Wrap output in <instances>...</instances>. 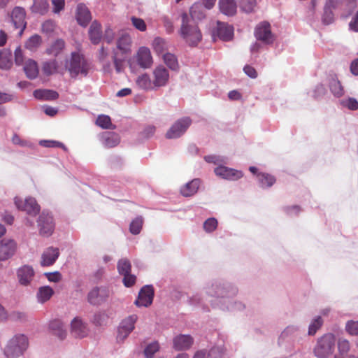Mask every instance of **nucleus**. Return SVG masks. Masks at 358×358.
Instances as JSON below:
<instances>
[{
  "label": "nucleus",
  "mask_w": 358,
  "mask_h": 358,
  "mask_svg": "<svg viewBox=\"0 0 358 358\" xmlns=\"http://www.w3.org/2000/svg\"><path fill=\"white\" fill-rule=\"evenodd\" d=\"M257 178L262 187H270L276 180L273 176L266 173H258Z\"/></svg>",
  "instance_id": "obj_34"
},
{
  "label": "nucleus",
  "mask_w": 358,
  "mask_h": 358,
  "mask_svg": "<svg viewBox=\"0 0 358 358\" xmlns=\"http://www.w3.org/2000/svg\"><path fill=\"white\" fill-rule=\"evenodd\" d=\"M54 294L53 289L49 286L40 287L37 293L38 300L41 303L48 301Z\"/></svg>",
  "instance_id": "obj_37"
},
{
  "label": "nucleus",
  "mask_w": 358,
  "mask_h": 358,
  "mask_svg": "<svg viewBox=\"0 0 358 358\" xmlns=\"http://www.w3.org/2000/svg\"><path fill=\"white\" fill-rule=\"evenodd\" d=\"M56 24L52 20H46L42 24L41 30L43 33L51 34L55 31Z\"/></svg>",
  "instance_id": "obj_53"
},
{
  "label": "nucleus",
  "mask_w": 358,
  "mask_h": 358,
  "mask_svg": "<svg viewBox=\"0 0 358 358\" xmlns=\"http://www.w3.org/2000/svg\"><path fill=\"white\" fill-rule=\"evenodd\" d=\"M64 47V41L62 39H57L48 48H47L46 53L48 55L57 57L63 50Z\"/></svg>",
  "instance_id": "obj_33"
},
{
  "label": "nucleus",
  "mask_w": 358,
  "mask_h": 358,
  "mask_svg": "<svg viewBox=\"0 0 358 358\" xmlns=\"http://www.w3.org/2000/svg\"><path fill=\"white\" fill-rule=\"evenodd\" d=\"M189 13L191 15L189 17L193 20L194 18L201 20L205 17V13L203 11V4L199 2L194 3L191 6Z\"/></svg>",
  "instance_id": "obj_39"
},
{
  "label": "nucleus",
  "mask_w": 358,
  "mask_h": 358,
  "mask_svg": "<svg viewBox=\"0 0 358 358\" xmlns=\"http://www.w3.org/2000/svg\"><path fill=\"white\" fill-rule=\"evenodd\" d=\"M240 8L245 13H252L256 7V0H238Z\"/></svg>",
  "instance_id": "obj_44"
},
{
  "label": "nucleus",
  "mask_w": 358,
  "mask_h": 358,
  "mask_svg": "<svg viewBox=\"0 0 358 358\" xmlns=\"http://www.w3.org/2000/svg\"><path fill=\"white\" fill-rule=\"evenodd\" d=\"M11 141L13 144L18 145L22 147H25V146L29 145V143L27 141L22 139L20 137V136H18L16 134H13Z\"/></svg>",
  "instance_id": "obj_58"
},
{
  "label": "nucleus",
  "mask_w": 358,
  "mask_h": 358,
  "mask_svg": "<svg viewBox=\"0 0 358 358\" xmlns=\"http://www.w3.org/2000/svg\"><path fill=\"white\" fill-rule=\"evenodd\" d=\"M42 43V38L38 34L29 37L25 42V48L31 51H36Z\"/></svg>",
  "instance_id": "obj_36"
},
{
  "label": "nucleus",
  "mask_w": 358,
  "mask_h": 358,
  "mask_svg": "<svg viewBox=\"0 0 358 358\" xmlns=\"http://www.w3.org/2000/svg\"><path fill=\"white\" fill-rule=\"evenodd\" d=\"M153 76V84L155 87L164 86L169 78L168 71L162 66H159L154 70Z\"/></svg>",
  "instance_id": "obj_19"
},
{
  "label": "nucleus",
  "mask_w": 358,
  "mask_h": 358,
  "mask_svg": "<svg viewBox=\"0 0 358 358\" xmlns=\"http://www.w3.org/2000/svg\"><path fill=\"white\" fill-rule=\"evenodd\" d=\"M218 222L215 217L207 219L203 223V229L206 233L214 231L217 227Z\"/></svg>",
  "instance_id": "obj_48"
},
{
  "label": "nucleus",
  "mask_w": 358,
  "mask_h": 358,
  "mask_svg": "<svg viewBox=\"0 0 358 358\" xmlns=\"http://www.w3.org/2000/svg\"><path fill=\"white\" fill-rule=\"evenodd\" d=\"M89 36L91 42L97 45L100 43L102 38L101 25L97 21H94L89 29Z\"/></svg>",
  "instance_id": "obj_26"
},
{
  "label": "nucleus",
  "mask_w": 358,
  "mask_h": 358,
  "mask_svg": "<svg viewBox=\"0 0 358 358\" xmlns=\"http://www.w3.org/2000/svg\"><path fill=\"white\" fill-rule=\"evenodd\" d=\"M329 88L333 94L337 97H341L344 94L343 87L336 76H331L329 80Z\"/></svg>",
  "instance_id": "obj_32"
},
{
  "label": "nucleus",
  "mask_w": 358,
  "mask_h": 358,
  "mask_svg": "<svg viewBox=\"0 0 358 358\" xmlns=\"http://www.w3.org/2000/svg\"><path fill=\"white\" fill-rule=\"evenodd\" d=\"M131 39L130 36L127 33H122L117 40V50L121 54H127L131 50Z\"/></svg>",
  "instance_id": "obj_23"
},
{
  "label": "nucleus",
  "mask_w": 358,
  "mask_h": 358,
  "mask_svg": "<svg viewBox=\"0 0 358 358\" xmlns=\"http://www.w3.org/2000/svg\"><path fill=\"white\" fill-rule=\"evenodd\" d=\"M159 349V345L157 342H154L149 344L144 350V355L147 358H152L154 354Z\"/></svg>",
  "instance_id": "obj_50"
},
{
  "label": "nucleus",
  "mask_w": 358,
  "mask_h": 358,
  "mask_svg": "<svg viewBox=\"0 0 358 358\" xmlns=\"http://www.w3.org/2000/svg\"><path fill=\"white\" fill-rule=\"evenodd\" d=\"M219 8L222 13L233 16L236 13L237 5L235 0H219Z\"/></svg>",
  "instance_id": "obj_25"
},
{
  "label": "nucleus",
  "mask_w": 358,
  "mask_h": 358,
  "mask_svg": "<svg viewBox=\"0 0 358 358\" xmlns=\"http://www.w3.org/2000/svg\"><path fill=\"white\" fill-rule=\"evenodd\" d=\"M162 58L164 62L166 64V66L172 70H178L179 66L176 57L171 53L166 52L163 54Z\"/></svg>",
  "instance_id": "obj_40"
},
{
  "label": "nucleus",
  "mask_w": 358,
  "mask_h": 358,
  "mask_svg": "<svg viewBox=\"0 0 358 358\" xmlns=\"http://www.w3.org/2000/svg\"><path fill=\"white\" fill-rule=\"evenodd\" d=\"M34 96L37 99L52 101L57 99L59 94L52 90H36L34 92Z\"/></svg>",
  "instance_id": "obj_30"
},
{
  "label": "nucleus",
  "mask_w": 358,
  "mask_h": 358,
  "mask_svg": "<svg viewBox=\"0 0 358 358\" xmlns=\"http://www.w3.org/2000/svg\"><path fill=\"white\" fill-rule=\"evenodd\" d=\"M38 226L41 235L50 236L55 228L52 216L48 213L43 212L38 217Z\"/></svg>",
  "instance_id": "obj_8"
},
{
  "label": "nucleus",
  "mask_w": 358,
  "mask_h": 358,
  "mask_svg": "<svg viewBox=\"0 0 358 358\" xmlns=\"http://www.w3.org/2000/svg\"><path fill=\"white\" fill-rule=\"evenodd\" d=\"M350 350V342L345 338H341L338 341V353L334 356V358H348V352Z\"/></svg>",
  "instance_id": "obj_31"
},
{
  "label": "nucleus",
  "mask_w": 358,
  "mask_h": 358,
  "mask_svg": "<svg viewBox=\"0 0 358 358\" xmlns=\"http://www.w3.org/2000/svg\"><path fill=\"white\" fill-rule=\"evenodd\" d=\"M154 297V289L152 285H145L141 288L138 293V299L135 304L140 307H148L152 303Z\"/></svg>",
  "instance_id": "obj_12"
},
{
  "label": "nucleus",
  "mask_w": 358,
  "mask_h": 358,
  "mask_svg": "<svg viewBox=\"0 0 358 358\" xmlns=\"http://www.w3.org/2000/svg\"><path fill=\"white\" fill-rule=\"evenodd\" d=\"M49 5L46 0H34L31 6L33 13L44 15L48 10Z\"/></svg>",
  "instance_id": "obj_35"
},
{
  "label": "nucleus",
  "mask_w": 358,
  "mask_h": 358,
  "mask_svg": "<svg viewBox=\"0 0 358 358\" xmlns=\"http://www.w3.org/2000/svg\"><path fill=\"white\" fill-rule=\"evenodd\" d=\"M103 39L108 43H110L114 39V32L110 28H108L105 31Z\"/></svg>",
  "instance_id": "obj_62"
},
{
  "label": "nucleus",
  "mask_w": 358,
  "mask_h": 358,
  "mask_svg": "<svg viewBox=\"0 0 358 358\" xmlns=\"http://www.w3.org/2000/svg\"><path fill=\"white\" fill-rule=\"evenodd\" d=\"M45 275L48 280L50 282H57L61 280L62 275L59 272L56 271L53 273H47Z\"/></svg>",
  "instance_id": "obj_61"
},
{
  "label": "nucleus",
  "mask_w": 358,
  "mask_h": 358,
  "mask_svg": "<svg viewBox=\"0 0 358 358\" xmlns=\"http://www.w3.org/2000/svg\"><path fill=\"white\" fill-rule=\"evenodd\" d=\"M17 276L19 282L22 285L27 286L30 284L34 276V271L31 266L24 265L17 271Z\"/></svg>",
  "instance_id": "obj_17"
},
{
  "label": "nucleus",
  "mask_w": 358,
  "mask_h": 358,
  "mask_svg": "<svg viewBox=\"0 0 358 358\" xmlns=\"http://www.w3.org/2000/svg\"><path fill=\"white\" fill-rule=\"evenodd\" d=\"M15 62L16 65L20 66L24 64V55L22 50L19 46L15 50Z\"/></svg>",
  "instance_id": "obj_55"
},
{
  "label": "nucleus",
  "mask_w": 358,
  "mask_h": 358,
  "mask_svg": "<svg viewBox=\"0 0 358 358\" xmlns=\"http://www.w3.org/2000/svg\"><path fill=\"white\" fill-rule=\"evenodd\" d=\"M89 329L87 324L80 318L75 317L71 324V333L76 338H84L87 336Z\"/></svg>",
  "instance_id": "obj_15"
},
{
  "label": "nucleus",
  "mask_w": 358,
  "mask_h": 358,
  "mask_svg": "<svg viewBox=\"0 0 358 358\" xmlns=\"http://www.w3.org/2000/svg\"><path fill=\"white\" fill-rule=\"evenodd\" d=\"M110 295L109 290L103 287L93 288L87 294V301L90 304L99 305L104 302Z\"/></svg>",
  "instance_id": "obj_10"
},
{
  "label": "nucleus",
  "mask_w": 358,
  "mask_h": 358,
  "mask_svg": "<svg viewBox=\"0 0 358 358\" xmlns=\"http://www.w3.org/2000/svg\"><path fill=\"white\" fill-rule=\"evenodd\" d=\"M117 270L120 275L131 273V265L127 259H121L117 263Z\"/></svg>",
  "instance_id": "obj_45"
},
{
  "label": "nucleus",
  "mask_w": 358,
  "mask_h": 358,
  "mask_svg": "<svg viewBox=\"0 0 358 358\" xmlns=\"http://www.w3.org/2000/svg\"><path fill=\"white\" fill-rule=\"evenodd\" d=\"M59 256V251L57 248L49 247L43 252L41 264L42 266H50L52 265Z\"/></svg>",
  "instance_id": "obj_18"
},
{
  "label": "nucleus",
  "mask_w": 358,
  "mask_h": 358,
  "mask_svg": "<svg viewBox=\"0 0 358 358\" xmlns=\"http://www.w3.org/2000/svg\"><path fill=\"white\" fill-rule=\"evenodd\" d=\"M255 35L257 40L266 44H271L274 41V36L271 32V25L266 22H261L257 26Z\"/></svg>",
  "instance_id": "obj_9"
},
{
  "label": "nucleus",
  "mask_w": 358,
  "mask_h": 358,
  "mask_svg": "<svg viewBox=\"0 0 358 358\" xmlns=\"http://www.w3.org/2000/svg\"><path fill=\"white\" fill-rule=\"evenodd\" d=\"M101 141L104 147L111 148L117 146L120 143V137L115 132L106 131L101 135Z\"/></svg>",
  "instance_id": "obj_22"
},
{
  "label": "nucleus",
  "mask_w": 358,
  "mask_h": 358,
  "mask_svg": "<svg viewBox=\"0 0 358 358\" xmlns=\"http://www.w3.org/2000/svg\"><path fill=\"white\" fill-rule=\"evenodd\" d=\"M136 84L139 87L146 90H152L155 87L153 81H151L149 76L146 73L138 76L136 80Z\"/></svg>",
  "instance_id": "obj_38"
},
{
  "label": "nucleus",
  "mask_w": 358,
  "mask_h": 358,
  "mask_svg": "<svg viewBox=\"0 0 358 358\" xmlns=\"http://www.w3.org/2000/svg\"><path fill=\"white\" fill-rule=\"evenodd\" d=\"M346 331L351 336L358 335V321L349 320L345 324Z\"/></svg>",
  "instance_id": "obj_49"
},
{
  "label": "nucleus",
  "mask_w": 358,
  "mask_h": 358,
  "mask_svg": "<svg viewBox=\"0 0 358 358\" xmlns=\"http://www.w3.org/2000/svg\"><path fill=\"white\" fill-rule=\"evenodd\" d=\"M194 342L189 335L180 334L176 336L173 341V348L176 350H185L191 348Z\"/></svg>",
  "instance_id": "obj_20"
},
{
  "label": "nucleus",
  "mask_w": 358,
  "mask_h": 358,
  "mask_svg": "<svg viewBox=\"0 0 358 358\" xmlns=\"http://www.w3.org/2000/svg\"><path fill=\"white\" fill-rule=\"evenodd\" d=\"M181 21L180 36L189 45L196 46L202 39L199 27L186 13L181 14Z\"/></svg>",
  "instance_id": "obj_1"
},
{
  "label": "nucleus",
  "mask_w": 358,
  "mask_h": 358,
  "mask_svg": "<svg viewBox=\"0 0 358 358\" xmlns=\"http://www.w3.org/2000/svg\"><path fill=\"white\" fill-rule=\"evenodd\" d=\"M13 66L11 60V53H1L0 57V69L3 70H8Z\"/></svg>",
  "instance_id": "obj_46"
},
{
  "label": "nucleus",
  "mask_w": 358,
  "mask_h": 358,
  "mask_svg": "<svg viewBox=\"0 0 358 358\" xmlns=\"http://www.w3.org/2000/svg\"><path fill=\"white\" fill-rule=\"evenodd\" d=\"M243 71L245 73L251 78H256L258 76L256 69L250 65L245 66Z\"/></svg>",
  "instance_id": "obj_60"
},
{
  "label": "nucleus",
  "mask_w": 358,
  "mask_h": 358,
  "mask_svg": "<svg viewBox=\"0 0 358 358\" xmlns=\"http://www.w3.org/2000/svg\"><path fill=\"white\" fill-rule=\"evenodd\" d=\"M15 204L19 210L25 211L30 215L36 216L40 212V206L37 203L36 199L32 197L27 198L24 200L15 197Z\"/></svg>",
  "instance_id": "obj_6"
},
{
  "label": "nucleus",
  "mask_w": 358,
  "mask_h": 358,
  "mask_svg": "<svg viewBox=\"0 0 358 358\" xmlns=\"http://www.w3.org/2000/svg\"><path fill=\"white\" fill-rule=\"evenodd\" d=\"M323 324V320L320 316L315 317L308 327V334L313 336L316 334L317 331L320 329Z\"/></svg>",
  "instance_id": "obj_47"
},
{
  "label": "nucleus",
  "mask_w": 358,
  "mask_h": 358,
  "mask_svg": "<svg viewBox=\"0 0 358 358\" xmlns=\"http://www.w3.org/2000/svg\"><path fill=\"white\" fill-rule=\"evenodd\" d=\"M58 64L55 59L45 62L43 64L42 70L46 76L55 73L57 71Z\"/></svg>",
  "instance_id": "obj_42"
},
{
  "label": "nucleus",
  "mask_w": 358,
  "mask_h": 358,
  "mask_svg": "<svg viewBox=\"0 0 358 358\" xmlns=\"http://www.w3.org/2000/svg\"><path fill=\"white\" fill-rule=\"evenodd\" d=\"M10 318L13 321H24L27 320V315L24 313L15 311L10 315Z\"/></svg>",
  "instance_id": "obj_56"
},
{
  "label": "nucleus",
  "mask_w": 358,
  "mask_h": 358,
  "mask_svg": "<svg viewBox=\"0 0 358 358\" xmlns=\"http://www.w3.org/2000/svg\"><path fill=\"white\" fill-rule=\"evenodd\" d=\"M199 185L200 180L194 179L181 187L180 193L186 197L192 196L197 192Z\"/></svg>",
  "instance_id": "obj_28"
},
{
  "label": "nucleus",
  "mask_w": 358,
  "mask_h": 358,
  "mask_svg": "<svg viewBox=\"0 0 358 358\" xmlns=\"http://www.w3.org/2000/svg\"><path fill=\"white\" fill-rule=\"evenodd\" d=\"M123 283L124 286L129 287L133 286L135 282L136 278L134 275L131 274V273L123 275Z\"/></svg>",
  "instance_id": "obj_54"
},
{
  "label": "nucleus",
  "mask_w": 358,
  "mask_h": 358,
  "mask_svg": "<svg viewBox=\"0 0 358 358\" xmlns=\"http://www.w3.org/2000/svg\"><path fill=\"white\" fill-rule=\"evenodd\" d=\"M154 49L159 54L163 55L164 53L165 42L160 38H157L153 42Z\"/></svg>",
  "instance_id": "obj_51"
},
{
  "label": "nucleus",
  "mask_w": 358,
  "mask_h": 358,
  "mask_svg": "<svg viewBox=\"0 0 358 358\" xmlns=\"http://www.w3.org/2000/svg\"><path fill=\"white\" fill-rule=\"evenodd\" d=\"M192 124L189 117H183L177 120L167 131L166 138L169 139L177 138L183 135Z\"/></svg>",
  "instance_id": "obj_5"
},
{
  "label": "nucleus",
  "mask_w": 358,
  "mask_h": 358,
  "mask_svg": "<svg viewBox=\"0 0 358 358\" xmlns=\"http://www.w3.org/2000/svg\"><path fill=\"white\" fill-rule=\"evenodd\" d=\"M25 10L22 7H15L11 13L12 22L15 29H19V35L21 36L26 28L27 22Z\"/></svg>",
  "instance_id": "obj_11"
},
{
  "label": "nucleus",
  "mask_w": 358,
  "mask_h": 358,
  "mask_svg": "<svg viewBox=\"0 0 358 358\" xmlns=\"http://www.w3.org/2000/svg\"><path fill=\"white\" fill-rule=\"evenodd\" d=\"M132 24L134 27L141 31H145L146 30L147 26L144 20L141 18H138L136 17H132L131 18Z\"/></svg>",
  "instance_id": "obj_52"
},
{
  "label": "nucleus",
  "mask_w": 358,
  "mask_h": 358,
  "mask_svg": "<svg viewBox=\"0 0 358 358\" xmlns=\"http://www.w3.org/2000/svg\"><path fill=\"white\" fill-rule=\"evenodd\" d=\"M137 320V315H132L122 321L117 335V342H122L129 334L134 330V324Z\"/></svg>",
  "instance_id": "obj_7"
},
{
  "label": "nucleus",
  "mask_w": 358,
  "mask_h": 358,
  "mask_svg": "<svg viewBox=\"0 0 358 358\" xmlns=\"http://www.w3.org/2000/svg\"><path fill=\"white\" fill-rule=\"evenodd\" d=\"M136 59L138 65L144 69L150 67L152 64V58L150 50L146 47H141L139 48Z\"/></svg>",
  "instance_id": "obj_21"
},
{
  "label": "nucleus",
  "mask_w": 358,
  "mask_h": 358,
  "mask_svg": "<svg viewBox=\"0 0 358 358\" xmlns=\"http://www.w3.org/2000/svg\"><path fill=\"white\" fill-rule=\"evenodd\" d=\"M50 330L51 333L58 337L60 340H63L66 336V330L63 323L60 320H53L50 324Z\"/></svg>",
  "instance_id": "obj_29"
},
{
  "label": "nucleus",
  "mask_w": 358,
  "mask_h": 358,
  "mask_svg": "<svg viewBox=\"0 0 358 358\" xmlns=\"http://www.w3.org/2000/svg\"><path fill=\"white\" fill-rule=\"evenodd\" d=\"M347 107L352 110H355L358 109V101L354 98H350L347 101L346 103Z\"/></svg>",
  "instance_id": "obj_64"
},
{
  "label": "nucleus",
  "mask_w": 358,
  "mask_h": 358,
  "mask_svg": "<svg viewBox=\"0 0 358 358\" xmlns=\"http://www.w3.org/2000/svg\"><path fill=\"white\" fill-rule=\"evenodd\" d=\"M23 69L26 76L31 80L36 78L39 73L37 62L31 59L24 62Z\"/></svg>",
  "instance_id": "obj_27"
},
{
  "label": "nucleus",
  "mask_w": 358,
  "mask_h": 358,
  "mask_svg": "<svg viewBox=\"0 0 358 358\" xmlns=\"http://www.w3.org/2000/svg\"><path fill=\"white\" fill-rule=\"evenodd\" d=\"M336 338L329 333L320 337L314 348V354L318 358H328L334 351Z\"/></svg>",
  "instance_id": "obj_3"
},
{
  "label": "nucleus",
  "mask_w": 358,
  "mask_h": 358,
  "mask_svg": "<svg viewBox=\"0 0 358 358\" xmlns=\"http://www.w3.org/2000/svg\"><path fill=\"white\" fill-rule=\"evenodd\" d=\"M17 244L13 240L3 239L0 243V260L6 261L13 257L16 251Z\"/></svg>",
  "instance_id": "obj_13"
},
{
  "label": "nucleus",
  "mask_w": 358,
  "mask_h": 358,
  "mask_svg": "<svg viewBox=\"0 0 358 358\" xmlns=\"http://www.w3.org/2000/svg\"><path fill=\"white\" fill-rule=\"evenodd\" d=\"M155 127L152 125L146 126L141 132V135L145 138H148L154 135Z\"/></svg>",
  "instance_id": "obj_57"
},
{
  "label": "nucleus",
  "mask_w": 358,
  "mask_h": 358,
  "mask_svg": "<svg viewBox=\"0 0 358 358\" xmlns=\"http://www.w3.org/2000/svg\"><path fill=\"white\" fill-rule=\"evenodd\" d=\"M96 124L102 129H114L115 128V126H114L111 122L110 117L106 115H99L96 120Z\"/></svg>",
  "instance_id": "obj_41"
},
{
  "label": "nucleus",
  "mask_w": 358,
  "mask_h": 358,
  "mask_svg": "<svg viewBox=\"0 0 358 358\" xmlns=\"http://www.w3.org/2000/svg\"><path fill=\"white\" fill-rule=\"evenodd\" d=\"M350 29L358 31V10L349 24Z\"/></svg>",
  "instance_id": "obj_63"
},
{
  "label": "nucleus",
  "mask_w": 358,
  "mask_h": 358,
  "mask_svg": "<svg viewBox=\"0 0 358 358\" xmlns=\"http://www.w3.org/2000/svg\"><path fill=\"white\" fill-rule=\"evenodd\" d=\"M28 345L27 337L24 334H17L8 341L4 349V354L8 358L17 357L23 354Z\"/></svg>",
  "instance_id": "obj_2"
},
{
  "label": "nucleus",
  "mask_w": 358,
  "mask_h": 358,
  "mask_svg": "<svg viewBox=\"0 0 358 358\" xmlns=\"http://www.w3.org/2000/svg\"><path fill=\"white\" fill-rule=\"evenodd\" d=\"M220 39L228 41H230L234 35V28L232 26L220 21L217 22V27L213 31Z\"/></svg>",
  "instance_id": "obj_14"
},
{
  "label": "nucleus",
  "mask_w": 358,
  "mask_h": 358,
  "mask_svg": "<svg viewBox=\"0 0 358 358\" xmlns=\"http://www.w3.org/2000/svg\"><path fill=\"white\" fill-rule=\"evenodd\" d=\"M66 68L72 78H76L79 74L86 76L89 70V64L82 55L72 52L71 59L66 64Z\"/></svg>",
  "instance_id": "obj_4"
},
{
  "label": "nucleus",
  "mask_w": 358,
  "mask_h": 358,
  "mask_svg": "<svg viewBox=\"0 0 358 358\" xmlns=\"http://www.w3.org/2000/svg\"><path fill=\"white\" fill-rule=\"evenodd\" d=\"M53 11L55 13H59L64 9L65 1L64 0H52Z\"/></svg>",
  "instance_id": "obj_59"
},
{
  "label": "nucleus",
  "mask_w": 358,
  "mask_h": 358,
  "mask_svg": "<svg viewBox=\"0 0 358 358\" xmlns=\"http://www.w3.org/2000/svg\"><path fill=\"white\" fill-rule=\"evenodd\" d=\"M76 18L78 22L85 27L91 20V13L87 6L83 3H80L77 6Z\"/></svg>",
  "instance_id": "obj_24"
},
{
  "label": "nucleus",
  "mask_w": 358,
  "mask_h": 358,
  "mask_svg": "<svg viewBox=\"0 0 358 358\" xmlns=\"http://www.w3.org/2000/svg\"><path fill=\"white\" fill-rule=\"evenodd\" d=\"M215 173L227 180H236L243 177L241 171L220 166L215 169Z\"/></svg>",
  "instance_id": "obj_16"
},
{
  "label": "nucleus",
  "mask_w": 358,
  "mask_h": 358,
  "mask_svg": "<svg viewBox=\"0 0 358 358\" xmlns=\"http://www.w3.org/2000/svg\"><path fill=\"white\" fill-rule=\"evenodd\" d=\"M143 219L141 216L136 217L133 220L129 226V231L132 234H138L143 227Z\"/></svg>",
  "instance_id": "obj_43"
}]
</instances>
